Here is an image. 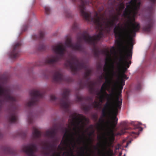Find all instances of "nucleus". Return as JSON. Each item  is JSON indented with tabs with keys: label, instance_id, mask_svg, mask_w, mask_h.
<instances>
[{
	"label": "nucleus",
	"instance_id": "obj_1",
	"mask_svg": "<svg viewBox=\"0 0 156 156\" xmlns=\"http://www.w3.org/2000/svg\"><path fill=\"white\" fill-rule=\"evenodd\" d=\"M108 84L106 83H104L101 87L100 91L98 92L97 95L99 96V101L100 102H103L105 98V95L108 96L107 102L105 104L102 110V116L99 119V121L103 122L104 120L103 118L106 117L107 112L110 111H112L113 115L112 117V121H108L107 122V135L108 138H105V141L103 146V151H106L107 147H110L113 143L115 140V135L114 130L117 124L118 119L117 115L118 110L121 108L122 102V99L117 95L115 99L114 100V96L113 93L108 94L106 92L107 89Z\"/></svg>",
	"mask_w": 156,
	"mask_h": 156
},
{
	"label": "nucleus",
	"instance_id": "obj_2",
	"mask_svg": "<svg viewBox=\"0 0 156 156\" xmlns=\"http://www.w3.org/2000/svg\"><path fill=\"white\" fill-rule=\"evenodd\" d=\"M69 117L70 119L69 121L70 125L69 128L70 129L69 130L66 128V132L63 136V138H65V139L63 141H61L58 146V148L61 151L66 150H67V147H69L71 155L72 156H75L73 154V150L70 147V145H72L73 143H74L73 146L75 145L74 136L78 135L80 136V139L83 140V143L85 145L84 147H81V149L82 151V152L80 154L81 155H83L84 154V151L89 149L88 144L84 140L86 139L87 142H88L90 144L92 143V139L91 138H87L85 134V132L88 131V128H87L84 132L83 133L82 136H80V134L81 129L83 128L85 124L84 121L87 122L88 119L83 115L77 114L76 113L71 114Z\"/></svg>",
	"mask_w": 156,
	"mask_h": 156
},
{
	"label": "nucleus",
	"instance_id": "obj_3",
	"mask_svg": "<svg viewBox=\"0 0 156 156\" xmlns=\"http://www.w3.org/2000/svg\"><path fill=\"white\" fill-rule=\"evenodd\" d=\"M119 62L117 63V69L119 73L120 79L118 81H115L113 80V76L108 78L106 76L105 77L106 84H108V87H112V91L114 96L115 92L118 91L120 97L123 86L125 84V80H127L129 77L125 74L127 69L131 64V61H127V57L124 55H122L118 59Z\"/></svg>",
	"mask_w": 156,
	"mask_h": 156
},
{
	"label": "nucleus",
	"instance_id": "obj_4",
	"mask_svg": "<svg viewBox=\"0 0 156 156\" xmlns=\"http://www.w3.org/2000/svg\"><path fill=\"white\" fill-rule=\"evenodd\" d=\"M65 65L66 67H69L72 72L74 74L80 70H85L83 79L79 83V89L85 87L89 88V91L92 93L94 90V83L90 80V76L92 72L91 69H89L87 66L83 62H79L78 60L72 57L69 60H66Z\"/></svg>",
	"mask_w": 156,
	"mask_h": 156
},
{
	"label": "nucleus",
	"instance_id": "obj_5",
	"mask_svg": "<svg viewBox=\"0 0 156 156\" xmlns=\"http://www.w3.org/2000/svg\"><path fill=\"white\" fill-rule=\"evenodd\" d=\"M16 98L12 95L10 90L8 88H4L0 84V111L4 102L10 104L9 112V121L10 123L17 122L18 106L16 103Z\"/></svg>",
	"mask_w": 156,
	"mask_h": 156
},
{
	"label": "nucleus",
	"instance_id": "obj_6",
	"mask_svg": "<svg viewBox=\"0 0 156 156\" xmlns=\"http://www.w3.org/2000/svg\"><path fill=\"white\" fill-rule=\"evenodd\" d=\"M53 51L57 55H51L45 58L40 62L39 66L48 65L51 67H54L56 62L64 57L66 51V48L63 44L60 43L52 47Z\"/></svg>",
	"mask_w": 156,
	"mask_h": 156
},
{
	"label": "nucleus",
	"instance_id": "obj_7",
	"mask_svg": "<svg viewBox=\"0 0 156 156\" xmlns=\"http://www.w3.org/2000/svg\"><path fill=\"white\" fill-rule=\"evenodd\" d=\"M33 132L32 136V142L23 148V151L28 156H36L34 155L35 152L38 151L37 144L39 140L41 133L36 126L32 127Z\"/></svg>",
	"mask_w": 156,
	"mask_h": 156
},
{
	"label": "nucleus",
	"instance_id": "obj_8",
	"mask_svg": "<svg viewBox=\"0 0 156 156\" xmlns=\"http://www.w3.org/2000/svg\"><path fill=\"white\" fill-rule=\"evenodd\" d=\"M70 91V90L69 89H64L63 93L62 94V98H57L53 95H51L50 96L51 100L55 101L56 104L59 105L66 112H68L69 111V108L70 104V101L69 98Z\"/></svg>",
	"mask_w": 156,
	"mask_h": 156
},
{
	"label": "nucleus",
	"instance_id": "obj_9",
	"mask_svg": "<svg viewBox=\"0 0 156 156\" xmlns=\"http://www.w3.org/2000/svg\"><path fill=\"white\" fill-rule=\"evenodd\" d=\"M44 93L40 90H33L30 93L31 98L30 101L26 103V105L29 107L34 106L38 103L40 98H43Z\"/></svg>",
	"mask_w": 156,
	"mask_h": 156
},
{
	"label": "nucleus",
	"instance_id": "obj_10",
	"mask_svg": "<svg viewBox=\"0 0 156 156\" xmlns=\"http://www.w3.org/2000/svg\"><path fill=\"white\" fill-rule=\"evenodd\" d=\"M56 140H55L52 144H46L44 146L43 148L45 150L44 154L46 156H48L53 152L51 156H60V154L57 153L55 151L56 146L55 143Z\"/></svg>",
	"mask_w": 156,
	"mask_h": 156
},
{
	"label": "nucleus",
	"instance_id": "obj_11",
	"mask_svg": "<svg viewBox=\"0 0 156 156\" xmlns=\"http://www.w3.org/2000/svg\"><path fill=\"white\" fill-rule=\"evenodd\" d=\"M53 80L55 82H61L65 81L68 83L71 82L72 79L70 77H65L59 70L56 71L53 76Z\"/></svg>",
	"mask_w": 156,
	"mask_h": 156
},
{
	"label": "nucleus",
	"instance_id": "obj_12",
	"mask_svg": "<svg viewBox=\"0 0 156 156\" xmlns=\"http://www.w3.org/2000/svg\"><path fill=\"white\" fill-rule=\"evenodd\" d=\"M22 45L20 41L16 43L13 46L12 51L10 53L9 56L12 58H16L20 55V48Z\"/></svg>",
	"mask_w": 156,
	"mask_h": 156
},
{
	"label": "nucleus",
	"instance_id": "obj_13",
	"mask_svg": "<svg viewBox=\"0 0 156 156\" xmlns=\"http://www.w3.org/2000/svg\"><path fill=\"white\" fill-rule=\"evenodd\" d=\"M111 0H109L108 3H110ZM123 0H112V1L110 3V5L112 6H115L116 4L118 3L117 6L118 7V8L116 9V11H118V15L120 14V12L124 9L125 8V5L123 2H122Z\"/></svg>",
	"mask_w": 156,
	"mask_h": 156
},
{
	"label": "nucleus",
	"instance_id": "obj_14",
	"mask_svg": "<svg viewBox=\"0 0 156 156\" xmlns=\"http://www.w3.org/2000/svg\"><path fill=\"white\" fill-rule=\"evenodd\" d=\"M107 55V56H108L109 57L105 58L103 71L105 73L106 75L107 76H108L109 74L110 62L112 61V59L108 52Z\"/></svg>",
	"mask_w": 156,
	"mask_h": 156
},
{
	"label": "nucleus",
	"instance_id": "obj_15",
	"mask_svg": "<svg viewBox=\"0 0 156 156\" xmlns=\"http://www.w3.org/2000/svg\"><path fill=\"white\" fill-rule=\"evenodd\" d=\"M57 132V128L54 127L51 129V130H48L46 131L45 133V135L46 136L49 137L52 139H54L56 136Z\"/></svg>",
	"mask_w": 156,
	"mask_h": 156
},
{
	"label": "nucleus",
	"instance_id": "obj_16",
	"mask_svg": "<svg viewBox=\"0 0 156 156\" xmlns=\"http://www.w3.org/2000/svg\"><path fill=\"white\" fill-rule=\"evenodd\" d=\"M154 22L153 17L152 16H150L147 19L148 24L144 27L143 30L147 32L150 31Z\"/></svg>",
	"mask_w": 156,
	"mask_h": 156
},
{
	"label": "nucleus",
	"instance_id": "obj_17",
	"mask_svg": "<svg viewBox=\"0 0 156 156\" xmlns=\"http://www.w3.org/2000/svg\"><path fill=\"white\" fill-rule=\"evenodd\" d=\"M100 104L96 101H94L91 105H89L84 106L83 107L84 110L86 111H88L92 108H99Z\"/></svg>",
	"mask_w": 156,
	"mask_h": 156
},
{
	"label": "nucleus",
	"instance_id": "obj_18",
	"mask_svg": "<svg viewBox=\"0 0 156 156\" xmlns=\"http://www.w3.org/2000/svg\"><path fill=\"white\" fill-rule=\"evenodd\" d=\"M133 125H134L133 129H137V130L136 131H132L130 132V135L133 137H134V135H138L139 134V128L140 127V126L139 124L135 123H134Z\"/></svg>",
	"mask_w": 156,
	"mask_h": 156
},
{
	"label": "nucleus",
	"instance_id": "obj_19",
	"mask_svg": "<svg viewBox=\"0 0 156 156\" xmlns=\"http://www.w3.org/2000/svg\"><path fill=\"white\" fill-rule=\"evenodd\" d=\"M122 128L120 131L117 133V135H121L124 134L126 132V131L129 129V128L126 126V122H124L122 123Z\"/></svg>",
	"mask_w": 156,
	"mask_h": 156
},
{
	"label": "nucleus",
	"instance_id": "obj_20",
	"mask_svg": "<svg viewBox=\"0 0 156 156\" xmlns=\"http://www.w3.org/2000/svg\"><path fill=\"white\" fill-rule=\"evenodd\" d=\"M44 35V33L43 31L41 30L39 32V35L38 36H37L36 35H33L32 37L34 40L37 39H42Z\"/></svg>",
	"mask_w": 156,
	"mask_h": 156
},
{
	"label": "nucleus",
	"instance_id": "obj_21",
	"mask_svg": "<svg viewBox=\"0 0 156 156\" xmlns=\"http://www.w3.org/2000/svg\"><path fill=\"white\" fill-rule=\"evenodd\" d=\"M3 151L6 154H13L15 152L12 149L7 146L4 147Z\"/></svg>",
	"mask_w": 156,
	"mask_h": 156
},
{
	"label": "nucleus",
	"instance_id": "obj_22",
	"mask_svg": "<svg viewBox=\"0 0 156 156\" xmlns=\"http://www.w3.org/2000/svg\"><path fill=\"white\" fill-rule=\"evenodd\" d=\"M34 117L32 113H30L28 115L27 121L30 124H32L33 122Z\"/></svg>",
	"mask_w": 156,
	"mask_h": 156
},
{
	"label": "nucleus",
	"instance_id": "obj_23",
	"mask_svg": "<svg viewBox=\"0 0 156 156\" xmlns=\"http://www.w3.org/2000/svg\"><path fill=\"white\" fill-rule=\"evenodd\" d=\"M149 0L152 3V4L151 6L149 8L148 10L149 11L150 13H152V12L154 10L153 6H154V4L156 2V0Z\"/></svg>",
	"mask_w": 156,
	"mask_h": 156
},
{
	"label": "nucleus",
	"instance_id": "obj_24",
	"mask_svg": "<svg viewBox=\"0 0 156 156\" xmlns=\"http://www.w3.org/2000/svg\"><path fill=\"white\" fill-rule=\"evenodd\" d=\"M45 47L43 44H39L37 49L39 51H43L45 50Z\"/></svg>",
	"mask_w": 156,
	"mask_h": 156
},
{
	"label": "nucleus",
	"instance_id": "obj_25",
	"mask_svg": "<svg viewBox=\"0 0 156 156\" xmlns=\"http://www.w3.org/2000/svg\"><path fill=\"white\" fill-rule=\"evenodd\" d=\"M18 136L24 138L26 136V133L25 132L21 131L18 133Z\"/></svg>",
	"mask_w": 156,
	"mask_h": 156
},
{
	"label": "nucleus",
	"instance_id": "obj_26",
	"mask_svg": "<svg viewBox=\"0 0 156 156\" xmlns=\"http://www.w3.org/2000/svg\"><path fill=\"white\" fill-rule=\"evenodd\" d=\"M79 28L78 24L76 22L74 23L72 27V29L73 30H76Z\"/></svg>",
	"mask_w": 156,
	"mask_h": 156
},
{
	"label": "nucleus",
	"instance_id": "obj_27",
	"mask_svg": "<svg viewBox=\"0 0 156 156\" xmlns=\"http://www.w3.org/2000/svg\"><path fill=\"white\" fill-rule=\"evenodd\" d=\"M45 12L46 14L48 15L50 13L51 9L48 6H45L44 7Z\"/></svg>",
	"mask_w": 156,
	"mask_h": 156
},
{
	"label": "nucleus",
	"instance_id": "obj_28",
	"mask_svg": "<svg viewBox=\"0 0 156 156\" xmlns=\"http://www.w3.org/2000/svg\"><path fill=\"white\" fill-rule=\"evenodd\" d=\"M83 97L82 96H77L76 97V100L78 102L82 101L83 100Z\"/></svg>",
	"mask_w": 156,
	"mask_h": 156
},
{
	"label": "nucleus",
	"instance_id": "obj_29",
	"mask_svg": "<svg viewBox=\"0 0 156 156\" xmlns=\"http://www.w3.org/2000/svg\"><path fill=\"white\" fill-rule=\"evenodd\" d=\"M141 89V86L140 84H138L136 87V89L138 90H140Z\"/></svg>",
	"mask_w": 156,
	"mask_h": 156
},
{
	"label": "nucleus",
	"instance_id": "obj_30",
	"mask_svg": "<svg viewBox=\"0 0 156 156\" xmlns=\"http://www.w3.org/2000/svg\"><path fill=\"white\" fill-rule=\"evenodd\" d=\"M27 25L24 26L23 29V31H26L27 30Z\"/></svg>",
	"mask_w": 156,
	"mask_h": 156
},
{
	"label": "nucleus",
	"instance_id": "obj_31",
	"mask_svg": "<svg viewBox=\"0 0 156 156\" xmlns=\"http://www.w3.org/2000/svg\"><path fill=\"white\" fill-rule=\"evenodd\" d=\"M94 131L93 130L92 132H89L88 134V135L89 137H91L92 135L94 133Z\"/></svg>",
	"mask_w": 156,
	"mask_h": 156
},
{
	"label": "nucleus",
	"instance_id": "obj_32",
	"mask_svg": "<svg viewBox=\"0 0 156 156\" xmlns=\"http://www.w3.org/2000/svg\"><path fill=\"white\" fill-rule=\"evenodd\" d=\"M131 143V141L129 140L127 143L125 147H128V146L129 144H130Z\"/></svg>",
	"mask_w": 156,
	"mask_h": 156
},
{
	"label": "nucleus",
	"instance_id": "obj_33",
	"mask_svg": "<svg viewBox=\"0 0 156 156\" xmlns=\"http://www.w3.org/2000/svg\"><path fill=\"white\" fill-rule=\"evenodd\" d=\"M66 154V156H69V153L68 151H66V152H64L63 153V154Z\"/></svg>",
	"mask_w": 156,
	"mask_h": 156
},
{
	"label": "nucleus",
	"instance_id": "obj_34",
	"mask_svg": "<svg viewBox=\"0 0 156 156\" xmlns=\"http://www.w3.org/2000/svg\"><path fill=\"white\" fill-rule=\"evenodd\" d=\"M116 42H117L119 45H124L123 43H121L120 41L118 40H116Z\"/></svg>",
	"mask_w": 156,
	"mask_h": 156
},
{
	"label": "nucleus",
	"instance_id": "obj_35",
	"mask_svg": "<svg viewBox=\"0 0 156 156\" xmlns=\"http://www.w3.org/2000/svg\"><path fill=\"white\" fill-rule=\"evenodd\" d=\"M111 67H112V71L113 72V75H114L115 74V73L114 72V71H113V69L114 68V64L113 63L112 64V65H111Z\"/></svg>",
	"mask_w": 156,
	"mask_h": 156
},
{
	"label": "nucleus",
	"instance_id": "obj_36",
	"mask_svg": "<svg viewBox=\"0 0 156 156\" xmlns=\"http://www.w3.org/2000/svg\"><path fill=\"white\" fill-rule=\"evenodd\" d=\"M66 15L67 17H71L70 14L69 13L66 14Z\"/></svg>",
	"mask_w": 156,
	"mask_h": 156
},
{
	"label": "nucleus",
	"instance_id": "obj_37",
	"mask_svg": "<svg viewBox=\"0 0 156 156\" xmlns=\"http://www.w3.org/2000/svg\"><path fill=\"white\" fill-rule=\"evenodd\" d=\"M93 126L91 125H90L89 126V128H93Z\"/></svg>",
	"mask_w": 156,
	"mask_h": 156
},
{
	"label": "nucleus",
	"instance_id": "obj_38",
	"mask_svg": "<svg viewBox=\"0 0 156 156\" xmlns=\"http://www.w3.org/2000/svg\"><path fill=\"white\" fill-rule=\"evenodd\" d=\"M94 147L95 149H98V148L95 146H94Z\"/></svg>",
	"mask_w": 156,
	"mask_h": 156
},
{
	"label": "nucleus",
	"instance_id": "obj_39",
	"mask_svg": "<svg viewBox=\"0 0 156 156\" xmlns=\"http://www.w3.org/2000/svg\"><path fill=\"white\" fill-rule=\"evenodd\" d=\"M78 141H80V139H78Z\"/></svg>",
	"mask_w": 156,
	"mask_h": 156
},
{
	"label": "nucleus",
	"instance_id": "obj_40",
	"mask_svg": "<svg viewBox=\"0 0 156 156\" xmlns=\"http://www.w3.org/2000/svg\"><path fill=\"white\" fill-rule=\"evenodd\" d=\"M101 78H102V76H101Z\"/></svg>",
	"mask_w": 156,
	"mask_h": 156
}]
</instances>
